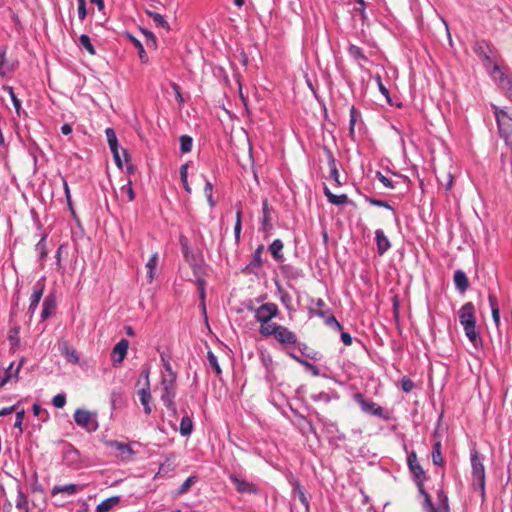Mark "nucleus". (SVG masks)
Returning a JSON list of instances; mask_svg holds the SVG:
<instances>
[{
  "instance_id": "obj_35",
  "label": "nucleus",
  "mask_w": 512,
  "mask_h": 512,
  "mask_svg": "<svg viewBox=\"0 0 512 512\" xmlns=\"http://www.w3.org/2000/svg\"><path fill=\"white\" fill-rule=\"evenodd\" d=\"M158 253L155 252L151 257L150 259L148 260V262L146 263V268L148 270V279H149V282H152V280L154 279V271L158 265Z\"/></svg>"
},
{
  "instance_id": "obj_2",
  "label": "nucleus",
  "mask_w": 512,
  "mask_h": 512,
  "mask_svg": "<svg viewBox=\"0 0 512 512\" xmlns=\"http://www.w3.org/2000/svg\"><path fill=\"white\" fill-rule=\"evenodd\" d=\"M259 333L265 337L273 336L283 346L299 345L296 334L287 327L277 323H272L271 326H264L263 329H259Z\"/></svg>"
},
{
  "instance_id": "obj_57",
  "label": "nucleus",
  "mask_w": 512,
  "mask_h": 512,
  "mask_svg": "<svg viewBox=\"0 0 512 512\" xmlns=\"http://www.w3.org/2000/svg\"><path fill=\"white\" fill-rule=\"evenodd\" d=\"M414 387L413 381L408 377L401 379V388L404 392L409 393Z\"/></svg>"
},
{
  "instance_id": "obj_23",
  "label": "nucleus",
  "mask_w": 512,
  "mask_h": 512,
  "mask_svg": "<svg viewBox=\"0 0 512 512\" xmlns=\"http://www.w3.org/2000/svg\"><path fill=\"white\" fill-rule=\"evenodd\" d=\"M328 165L330 168V178L335 181V183L340 186L341 182L339 180V171L336 165V160L331 151H327Z\"/></svg>"
},
{
  "instance_id": "obj_63",
  "label": "nucleus",
  "mask_w": 512,
  "mask_h": 512,
  "mask_svg": "<svg viewBox=\"0 0 512 512\" xmlns=\"http://www.w3.org/2000/svg\"><path fill=\"white\" fill-rule=\"evenodd\" d=\"M300 364H302L305 367H307L308 369L312 370L314 375H318V369L312 363L302 359L300 361Z\"/></svg>"
},
{
  "instance_id": "obj_38",
  "label": "nucleus",
  "mask_w": 512,
  "mask_h": 512,
  "mask_svg": "<svg viewBox=\"0 0 512 512\" xmlns=\"http://www.w3.org/2000/svg\"><path fill=\"white\" fill-rule=\"evenodd\" d=\"M147 14L150 18H152L156 26L162 27L164 29H169L168 22L161 14L153 11H147Z\"/></svg>"
},
{
  "instance_id": "obj_49",
  "label": "nucleus",
  "mask_w": 512,
  "mask_h": 512,
  "mask_svg": "<svg viewBox=\"0 0 512 512\" xmlns=\"http://www.w3.org/2000/svg\"><path fill=\"white\" fill-rule=\"evenodd\" d=\"M143 33L146 36V45L148 47L156 48L157 40H156L155 35L152 32L148 31V30H143Z\"/></svg>"
},
{
  "instance_id": "obj_6",
  "label": "nucleus",
  "mask_w": 512,
  "mask_h": 512,
  "mask_svg": "<svg viewBox=\"0 0 512 512\" xmlns=\"http://www.w3.org/2000/svg\"><path fill=\"white\" fill-rule=\"evenodd\" d=\"M278 306L275 303H265L254 309V317L261 324L259 329L264 326H271L270 320L277 316Z\"/></svg>"
},
{
  "instance_id": "obj_50",
  "label": "nucleus",
  "mask_w": 512,
  "mask_h": 512,
  "mask_svg": "<svg viewBox=\"0 0 512 512\" xmlns=\"http://www.w3.org/2000/svg\"><path fill=\"white\" fill-rule=\"evenodd\" d=\"M325 322L328 326L332 327L335 330L341 331L343 328L341 323L333 315L328 316L325 319Z\"/></svg>"
},
{
  "instance_id": "obj_42",
  "label": "nucleus",
  "mask_w": 512,
  "mask_h": 512,
  "mask_svg": "<svg viewBox=\"0 0 512 512\" xmlns=\"http://www.w3.org/2000/svg\"><path fill=\"white\" fill-rule=\"evenodd\" d=\"M112 154H113V158L115 160V163L116 165L119 167V168H122L123 167V163H122V157L124 158V160L126 162H129V157H128V153L125 149L122 150V153H120L119 151V148L116 149V150H112L111 151Z\"/></svg>"
},
{
  "instance_id": "obj_11",
  "label": "nucleus",
  "mask_w": 512,
  "mask_h": 512,
  "mask_svg": "<svg viewBox=\"0 0 512 512\" xmlns=\"http://www.w3.org/2000/svg\"><path fill=\"white\" fill-rule=\"evenodd\" d=\"M63 460L66 465L74 469H78L81 465L80 452L73 446H69L63 454Z\"/></svg>"
},
{
  "instance_id": "obj_37",
  "label": "nucleus",
  "mask_w": 512,
  "mask_h": 512,
  "mask_svg": "<svg viewBox=\"0 0 512 512\" xmlns=\"http://www.w3.org/2000/svg\"><path fill=\"white\" fill-rule=\"evenodd\" d=\"M105 134H106V138H107V142H108L110 150L112 151V150L118 149L119 145H118V140H117V136H116L114 129L107 128L105 130Z\"/></svg>"
},
{
  "instance_id": "obj_52",
  "label": "nucleus",
  "mask_w": 512,
  "mask_h": 512,
  "mask_svg": "<svg viewBox=\"0 0 512 512\" xmlns=\"http://www.w3.org/2000/svg\"><path fill=\"white\" fill-rule=\"evenodd\" d=\"M52 403L56 408H63L66 404V396L64 394H57L53 397Z\"/></svg>"
},
{
  "instance_id": "obj_7",
  "label": "nucleus",
  "mask_w": 512,
  "mask_h": 512,
  "mask_svg": "<svg viewBox=\"0 0 512 512\" xmlns=\"http://www.w3.org/2000/svg\"><path fill=\"white\" fill-rule=\"evenodd\" d=\"M74 421L88 432H94L98 429L96 414L88 410L77 409L74 413Z\"/></svg>"
},
{
  "instance_id": "obj_60",
  "label": "nucleus",
  "mask_w": 512,
  "mask_h": 512,
  "mask_svg": "<svg viewBox=\"0 0 512 512\" xmlns=\"http://www.w3.org/2000/svg\"><path fill=\"white\" fill-rule=\"evenodd\" d=\"M475 53L477 55H479L480 57H482L485 61L487 62H491V59L490 57L486 54V52L484 51V47H483V44L482 43H477L476 47H475Z\"/></svg>"
},
{
  "instance_id": "obj_9",
  "label": "nucleus",
  "mask_w": 512,
  "mask_h": 512,
  "mask_svg": "<svg viewBox=\"0 0 512 512\" xmlns=\"http://www.w3.org/2000/svg\"><path fill=\"white\" fill-rule=\"evenodd\" d=\"M354 399L360 405L363 412L378 416L385 420L389 419V416L385 413L381 406L377 405L371 400H366L361 393H356L354 395Z\"/></svg>"
},
{
  "instance_id": "obj_8",
  "label": "nucleus",
  "mask_w": 512,
  "mask_h": 512,
  "mask_svg": "<svg viewBox=\"0 0 512 512\" xmlns=\"http://www.w3.org/2000/svg\"><path fill=\"white\" fill-rule=\"evenodd\" d=\"M407 463L409 466L410 471L412 472L414 476V480L416 482V485L419 489L420 493H424L425 489L423 487V483L425 480V472L421 465L418 462L417 455L414 451H412L408 457H407Z\"/></svg>"
},
{
  "instance_id": "obj_10",
  "label": "nucleus",
  "mask_w": 512,
  "mask_h": 512,
  "mask_svg": "<svg viewBox=\"0 0 512 512\" xmlns=\"http://www.w3.org/2000/svg\"><path fill=\"white\" fill-rule=\"evenodd\" d=\"M45 284L44 280L40 279L38 280L34 286H33V292L30 297V304L28 308V312L33 315L36 311L38 304L42 298L43 292H44Z\"/></svg>"
},
{
  "instance_id": "obj_13",
  "label": "nucleus",
  "mask_w": 512,
  "mask_h": 512,
  "mask_svg": "<svg viewBox=\"0 0 512 512\" xmlns=\"http://www.w3.org/2000/svg\"><path fill=\"white\" fill-rule=\"evenodd\" d=\"M375 240H376V246H377V252L379 255H383L386 253L390 247L391 243L389 239L385 236L383 230L377 229L375 231Z\"/></svg>"
},
{
  "instance_id": "obj_16",
  "label": "nucleus",
  "mask_w": 512,
  "mask_h": 512,
  "mask_svg": "<svg viewBox=\"0 0 512 512\" xmlns=\"http://www.w3.org/2000/svg\"><path fill=\"white\" fill-rule=\"evenodd\" d=\"M230 480L233 482V484L236 486L237 491H239V492H242V493L255 492V487L253 484H251L245 480L239 479L234 474L230 475Z\"/></svg>"
},
{
  "instance_id": "obj_21",
  "label": "nucleus",
  "mask_w": 512,
  "mask_h": 512,
  "mask_svg": "<svg viewBox=\"0 0 512 512\" xmlns=\"http://www.w3.org/2000/svg\"><path fill=\"white\" fill-rule=\"evenodd\" d=\"M493 72H498L500 74V84L507 92V96L512 101V79L508 78L499 68L498 65H494Z\"/></svg>"
},
{
  "instance_id": "obj_34",
  "label": "nucleus",
  "mask_w": 512,
  "mask_h": 512,
  "mask_svg": "<svg viewBox=\"0 0 512 512\" xmlns=\"http://www.w3.org/2000/svg\"><path fill=\"white\" fill-rule=\"evenodd\" d=\"M193 422L189 416H184L180 422V434L182 436H188L192 433Z\"/></svg>"
},
{
  "instance_id": "obj_45",
  "label": "nucleus",
  "mask_w": 512,
  "mask_h": 512,
  "mask_svg": "<svg viewBox=\"0 0 512 512\" xmlns=\"http://www.w3.org/2000/svg\"><path fill=\"white\" fill-rule=\"evenodd\" d=\"M196 480H197V477H196V476H190V477H188V478H187V479L182 483V485L179 487V489H178V492H177V493H178L179 495H182V494L187 493V492L190 490L191 486L196 482Z\"/></svg>"
},
{
  "instance_id": "obj_40",
  "label": "nucleus",
  "mask_w": 512,
  "mask_h": 512,
  "mask_svg": "<svg viewBox=\"0 0 512 512\" xmlns=\"http://www.w3.org/2000/svg\"><path fill=\"white\" fill-rule=\"evenodd\" d=\"M79 42L81 46L90 54L95 55L96 51L94 46L91 43L90 37L86 34H82L79 38Z\"/></svg>"
},
{
  "instance_id": "obj_15",
  "label": "nucleus",
  "mask_w": 512,
  "mask_h": 512,
  "mask_svg": "<svg viewBox=\"0 0 512 512\" xmlns=\"http://www.w3.org/2000/svg\"><path fill=\"white\" fill-rule=\"evenodd\" d=\"M59 349L68 362L74 364L79 362V356L76 350L73 347H71L67 342L61 343Z\"/></svg>"
},
{
  "instance_id": "obj_5",
  "label": "nucleus",
  "mask_w": 512,
  "mask_h": 512,
  "mask_svg": "<svg viewBox=\"0 0 512 512\" xmlns=\"http://www.w3.org/2000/svg\"><path fill=\"white\" fill-rule=\"evenodd\" d=\"M492 108L494 110L500 136L508 142L509 137L512 135V117L507 113V111L500 109L495 105H492Z\"/></svg>"
},
{
  "instance_id": "obj_17",
  "label": "nucleus",
  "mask_w": 512,
  "mask_h": 512,
  "mask_svg": "<svg viewBox=\"0 0 512 512\" xmlns=\"http://www.w3.org/2000/svg\"><path fill=\"white\" fill-rule=\"evenodd\" d=\"M140 402L144 407V411L146 414H150L152 412V407L150 405L152 396L150 392V387H142L139 392Z\"/></svg>"
},
{
  "instance_id": "obj_58",
  "label": "nucleus",
  "mask_w": 512,
  "mask_h": 512,
  "mask_svg": "<svg viewBox=\"0 0 512 512\" xmlns=\"http://www.w3.org/2000/svg\"><path fill=\"white\" fill-rule=\"evenodd\" d=\"M437 506H449L448 496L442 489L437 492Z\"/></svg>"
},
{
  "instance_id": "obj_48",
  "label": "nucleus",
  "mask_w": 512,
  "mask_h": 512,
  "mask_svg": "<svg viewBox=\"0 0 512 512\" xmlns=\"http://www.w3.org/2000/svg\"><path fill=\"white\" fill-rule=\"evenodd\" d=\"M366 201L373 206L383 207L389 210H394L393 207L386 201L375 199L372 197H366Z\"/></svg>"
},
{
  "instance_id": "obj_39",
  "label": "nucleus",
  "mask_w": 512,
  "mask_h": 512,
  "mask_svg": "<svg viewBox=\"0 0 512 512\" xmlns=\"http://www.w3.org/2000/svg\"><path fill=\"white\" fill-rule=\"evenodd\" d=\"M180 150L183 154L189 153L192 150L193 139L188 135L180 137Z\"/></svg>"
},
{
  "instance_id": "obj_59",
  "label": "nucleus",
  "mask_w": 512,
  "mask_h": 512,
  "mask_svg": "<svg viewBox=\"0 0 512 512\" xmlns=\"http://www.w3.org/2000/svg\"><path fill=\"white\" fill-rule=\"evenodd\" d=\"M36 251L39 252L41 258L46 257L47 252L45 237H42L41 240L36 244Z\"/></svg>"
},
{
  "instance_id": "obj_24",
  "label": "nucleus",
  "mask_w": 512,
  "mask_h": 512,
  "mask_svg": "<svg viewBox=\"0 0 512 512\" xmlns=\"http://www.w3.org/2000/svg\"><path fill=\"white\" fill-rule=\"evenodd\" d=\"M110 446L112 448H115L116 450H118L120 452V455L123 459H130L131 456L133 455V450L131 449V447L128 445V444H125V443H121V442H117V441H112L110 443Z\"/></svg>"
},
{
  "instance_id": "obj_61",
  "label": "nucleus",
  "mask_w": 512,
  "mask_h": 512,
  "mask_svg": "<svg viewBox=\"0 0 512 512\" xmlns=\"http://www.w3.org/2000/svg\"><path fill=\"white\" fill-rule=\"evenodd\" d=\"M171 86H172V89H173V90H174V92H175V95H176V99H177V101H178L180 104L184 103V99H183V97H182V94H181V90H180L179 85H177L176 83H172V85H171Z\"/></svg>"
},
{
  "instance_id": "obj_25",
  "label": "nucleus",
  "mask_w": 512,
  "mask_h": 512,
  "mask_svg": "<svg viewBox=\"0 0 512 512\" xmlns=\"http://www.w3.org/2000/svg\"><path fill=\"white\" fill-rule=\"evenodd\" d=\"M120 501V497L112 496L103 500L96 508V512H108L114 506H116Z\"/></svg>"
},
{
  "instance_id": "obj_56",
  "label": "nucleus",
  "mask_w": 512,
  "mask_h": 512,
  "mask_svg": "<svg viewBox=\"0 0 512 512\" xmlns=\"http://www.w3.org/2000/svg\"><path fill=\"white\" fill-rule=\"evenodd\" d=\"M8 91H9V95L11 97V100L13 102V106H14L17 114L20 115L21 102L17 98V96L15 95V93H14V91H13V89L11 87L8 88Z\"/></svg>"
},
{
  "instance_id": "obj_29",
  "label": "nucleus",
  "mask_w": 512,
  "mask_h": 512,
  "mask_svg": "<svg viewBox=\"0 0 512 512\" xmlns=\"http://www.w3.org/2000/svg\"><path fill=\"white\" fill-rule=\"evenodd\" d=\"M25 359L22 358L18 365L14 368V364L11 363L9 367L5 370V376L3 378H7V382L11 379L15 378L18 379L20 369L24 363Z\"/></svg>"
},
{
  "instance_id": "obj_41",
  "label": "nucleus",
  "mask_w": 512,
  "mask_h": 512,
  "mask_svg": "<svg viewBox=\"0 0 512 512\" xmlns=\"http://www.w3.org/2000/svg\"><path fill=\"white\" fill-rule=\"evenodd\" d=\"M348 53L351 57H353L356 60L367 61V57L364 55L363 50L356 45L351 44L348 47Z\"/></svg>"
},
{
  "instance_id": "obj_26",
  "label": "nucleus",
  "mask_w": 512,
  "mask_h": 512,
  "mask_svg": "<svg viewBox=\"0 0 512 512\" xmlns=\"http://www.w3.org/2000/svg\"><path fill=\"white\" fill-rule=\"evenodd\" d=\"M324 194L328 201L334 205H342L348 202V196L346 194L335 195L327 187L324 188Z\"/></svg>"
},
{
  "instance_id": "obj_14",
  "label": "nucleus",
  "mask_w": 512,
  "mask_h": 512,
  "mask_svg": "<svg viewBox=\"0 0 512 512\" xmlns=\"http://www.w3.org/2000/svg\"><path fill=\"white\" fill-rule=\"evenodd\" d=\"M7 48L5 46L0 47V75L5 76L7 73L12 72L15 69V63H10L6 59Z\"/></svg>"
},
{
  "instance_id": "obj_54",
  "label": "nucleus",
  "mask_w": 512,
  "mask_h": 512,
  "mask_svg": "<svg viewBox=\"0 0 512 512\" xmlns=\"http://www.w3.org/2000/svg\"><path fill=\"white\" fill-rule=\"evenodd\" d=\"M180 245H181L184 257L186 258L187 261H189L190 252H189L188 239L186 237H184V236H181L180 237Z\"/></svg>"
},
{
  "instance_id": "obj_55",
  "label": "nucleus",
  "mask_w": 512,
  "mask_h": 512,
  "mask_svg": "<svg viewBox=\"0 0 512 512\" xmlns=\"http://www.w3.org/2000/svg\"><path fill=\"white\" fill-rule=\"evenodd\" d=\"M24 415H25V411L23 409L16 412V420L14 423V427L19 429L20 434L23 432L22 422L24 419Z\"/></svg>"
},
{
  "instance_id": "obj_36",
  "label": "nucleus",
  "mask_w": 512,
  "mask_h": 512,
  "mask_svg": "<svg viewBox=\"0 0 512 512\" xmlns=\"http://www.w3.org/2000/svg\"><path fill=\"white\" fill-rule=\"evenodd\" d=\"M432 461L437 466L443 465V457L441 453V443L439 441L435 442L432 450Z\"/></svg>"
},
{
  "instance_id": "obj_44",
  "label": "nucleus",
  "mask_w": 512,
  "mask_h": 512,
  "mask_svg": "<svg viewBox=\"0 0 512 512\" xmlns=\"http://www.w3.org/2000/svg\"><path fill=\"white\" fill-rule=\"evenodd\" d=\"M207 359H208V363H209L210 367L213 368V370L215 371L216 375L217 376L221 375L222 370H221L220 365L218 363L217 357L214 355L213 352H211V351L208 352Z\"/></svg>"
},
{
  "instance_id": "obj_4",
  "label": "nucleus",
  "mask_w": 512,
  "mask_h": 512,
  "mask_svg": "<svg viewBox=\"0 0 512 512\" xmlns=\"http://www.w3.org/2000/svg\"><path fill=\"white\" fill-rule=\"evenodd\" d=\"M176 373H171V377H162L161 380V400L168 410L176 413L174 402L176 396Z\"/></svg>"
},
{
  "instance_id": "obj_18",
  "label": "nucleus",
  "mask_w": 512,
  "mask_h": 512,
  "mask_svg": "<svg viewBox=\"0 0 512 512\" xmlns=\"http://www.w3.org/2000/svg\"><path fill=\"white\" fill-rule=\"evenodd\" d=\"M83 486L76 485V484H65V485H56L52 489V495H56L58 493H66L68 495L76 494L77 492L81 491Z\"/></svg>"
},
{
  "instance_id": "obj_62",
  "label": "nucleus",
  "mask_w": 512,
  "mask_h": 512,
  "mask_svg": "<svg viewBox=\"0 0 512 512\" xmlns=\"http://www.w3.org/2000/svg\"><path fill=\"white\" fill-rule=\"evenodd\" d=\"M341 340L347 346H350L352 344V337L347 332H341Z\"/></svg>"
},
{
  "instance_id": "obj_28",
  "label": "nucleus",
  "mask_w": 512,
  "mask_h": 512,
  "mask_svg": "<svg viewBox=\"0 0 512 512\" xmlns=\"http://www.w3.org/2000/svg\"><path fill=\"white\" fill-rule=\"evenodd\" d=\"M283 242L280 239L274 240L271 245L269 246V251L271 252L273 258L277 261L283 259L282 249H283Z\"/></svg>"
},
{
  "instance_id": "obj_1",
  "label": "nucleus",
  "mask_w": 512,
  "mask_h": 512,
  "mask_svg": "<svg viewBox=\"0 0 512 512\" xmlns=\"http://www.w3.org/2000/svg\"><path fill=\"white\" fill-rule=\"evenodd\" d=\"M459 322L462 325L466 337L477 347L481 342L479 332L476 327V311L472 302L465 303L458 311Z\"/></svg>"
},
{
  "instance_id": "obj_19",
  "label": "nucleus",
  "mask_w": 512,
  "mask_h": 512,
  "mask_svg": "<svg viewBox=\"0 0 512 512\" xmlns=\"http://www.w3.org/2000/svg\"><path fill=\"white\" fill-rule=\"evenodd\" d=\"M454 284L461 293H464L467 290L469 281L466 274L462 270L455 271Z\"/></svg>"
},
{
  "instance_id": "obj_64",
  "label": "nucleus",
  "mask_w": 512,
  "mask_h": 512,
  "mask_svg": "<svg viewBox=\"0 0 512 512\" xmlns=\"http://www.w3.org/2000/svg\"><path fill=\"white\" fill-rule=\"evenodd\" d=\"M300 364H302L305 367H307L308 369L312 370L314 375H318V369L312 363L302 359L300 361Z\"/></svg>"
},
{
  "instance_id": "obj_47",
  "label": "nucleus",
  "mask_w": 512,
  "mask_h": 512,
  "mask_svg": "<svg viewBox=\"0 0 512 512\" xmlns=\"http://www.w3.org/2000/svg\"><path fill=\"white\" fill-rule=\"evenodd\" d=\"M374 80L376 81L377 83V86H378V89L379 91L381 92V94L383 96H385V98L387 100H389V97H390V94H389V90L387 89V87L383 84L382 82V78L379 74L375 75L374 76Z\"/></svg>"
},
{
  "instance_id": "obj_46",
  "label": "nucleus",
  "mask_w": 512,
  "mask_h": 512,
  "mask_svg": "<svg viewBox=\"0 0 512 512\" xmlns=\"http://www.w3.org/2000/svg\"><path fill=\"white\" fill-rule=\"evenodd\" d=\"M180 177H181V181L183 183V186L185 188V190L188 192V193H191V188L188 184V165L187 164H183L181 167H180Z\"/></svg>"
},
{
  "instance_id": "obj_33",
  "label": "nucleus",
  "mask_w": 512,
  "mask_h": 512,
  "mask_svg": "<svg viewBox=\"0 0 512 512\" xmlns=\"http://www.w3.org/2000/svg\"><path fill=\"white\" fill-rule=\"evenodd\" d=\"M128 38L133 43L136 50H138V55H139L141 62H143V63L148 62V57L146 55V52H145V49H144L142 43L131 34H128Z\"/></svg>"
},
{
  "instance_id": "obj_3",
  "label": "nucleus",
  "mask_w": 512,
  "mask_h": 512,
  "mask_svg": "<svg viewBox=\"0 0 512 512\" xmlns=\"http://www.w3.org/2000/svg\"><path fill=\"white\" fill-rule=\"evenodd\" d=\"M471 476L474 489H479L482 500L485 498V467L484 457L478 451H471Z\"/></svg>"
},
{
  "instance_id": "obj_32",
  "label": "nucleus",
  "mask_w": 512,
  "mask_h": 512,
  "mask_svg": "<svg viewBox=\"0 0 512 512\" xmlns=\"http://www.w3.org/2000/svg\"><path fill=\"white\" fill-rule=\"evenodd\" d=\"M16 508L19 509L21 512H30L28 498L22 492L21 489L18 490L17 500H16Z\"/></svg>"
},
{
  "instance_id": "obj_27",
  "label": "nucleus",
  "mask_w": 512,
  "mask_h": 512,
  "mask_svg": "<svg viewBox=\"0 0 512 512\" xmlns=\"http://www.w3.org/2000/svg\"><path fill=\"white\" fill-rule=\"evenodd\" d=\"M488 300L491 307L493 321L495 322L496 326H498L500 323V311L498 307L497 298L495 295L490 293L488 296Z\"/></svg>"
},
{
  "instance_id": "obj_51",
  "label": "nucleus",
  "mask_w": 512,
  "mask_h": 512,
  "mask_svg": "<svg viewBox=\"0 0 512 512\" xmlns=\"http://www.w3.org/2000/svg\"><path fill=\"white\" fill-rule=\"evenodd\" d=\"M440 184L445 187L446 190H450L453 184V176L451 173H447L444 175L443 180L438 178Z\"/></svg>"
},
{
  "instance_id": "obj_53",
  "label": "nucleus",
  "mask_w": 512,
  "mask_h": 512,
  "mask_svg": "<svg viewBox=\"0 0 512 512\" xmlns=\"http://www.w3.org/2000/svg\"><path fill=\"white\" fill-rule=\"evenodd\" d=\"M376 177L385 187L390 189H393L395 187L393 182L388 177L383 175L380 171L376 172Z\"/></svg>"
},
{
  "instance_id": "obj_43",
  "label": "nucleus",
  "mask_w": 512,
  "mask_h": 512,
  "mask_svg": "<svg viewBox=\"0 0 512 512\" xmlns=\"http://www.w3.org/2000/svg\"><path fill=\"white\" fill-rule=\"evenodd\" d=\"M120 192L122 195H126L128 201H133L135 199V192L132 187L131 180H128V182L120 188Z\"/></svg>"
},
{
  "instance_id": "obj_30",
  "label": "nucleus",
  "mask_w": 512,
  "mask_h": 512,
  "mask_svg": "<svg viewBox=\"0 0 512 512\" xmlns=\"http://www.w3.org/2000/svg\"><path fill=\"white\" fill-rule=\"evenodd\" d=\"M360 112L355 108V106H352L350 108V120H349V135L351 138H354L355 135V125L360 118Z\"/></svg>"
},
{
  "instance_id": "obj_12",
  "label": "nucleus",
  "mask_w": 512,
  "mask_h": 512,
  "mask_svg": "<svg viewBox=\"0 0 512 512\" xmlns=\"http://www.w3.org/2000/svg\"><path fill=\"white\" fill-rule=\"evenodd\" d=\"M129 342L127 339H121L112 350V360L114 363H121L128 351Z\"/></svg>"
},
{
  "instance_id": "obj_22",
  "label": "nucleus",
  "mask_w": 512,
  "mask_h": 512,
  "mask_svg": "<svg viewBox=\"0 0 512 512\" xmlns=\"http://www.w3.org/2000/svg\"><path fill=\"white\" fill-rule=\"evenodd\" d=\"M424 496V509L426 512H450L449 506L434 507L430 495L425 491L421 493Z\"/></svg>"
},
{
  "instance_id": "obj_20",
  "label": "nucleus",
  "mask_w": 512,
  "mask_h": 512,
  "mask_svg": "<svg viewBox=\"0 0 512 512\" xmlns=\"http://www.w3.org/2000/svg\"><path fill=\"white\" fill-rule=\"evenodd\" d=\"M56 308L55 298L53 296H47L43 302V308L41 312L42 320L49 318Z\"/></svg>"
},
{
  "instance_id": "obj_31",
  "label": "nucleus",
  "mask_w": 512,
  "mask_h": 512,
  "mask_svg": "<svg viewBox=\"0 0 512 512\" xmlns=\"http://www.w3.org/2000/svg\"><path fill=\"white\" fill-rule=\"evenodd\" d=\"M262 212H263V229L266 231L272 227L271 225V217H270V210L268 207V200L264 199L262 202Z\"/></svg>"
}]
</instances>
